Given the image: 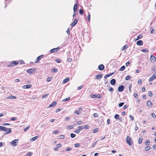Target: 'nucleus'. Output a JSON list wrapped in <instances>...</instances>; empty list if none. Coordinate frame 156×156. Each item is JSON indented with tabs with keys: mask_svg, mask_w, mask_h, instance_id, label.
<instances>
[{
	"mask_svg": "<svg viewBox=\"0 0 156 156\" xmlns=\"http://www.w3.org/2000/svg\"><path fill=\"white\" fill-rule=\"evenodd\" d=\"M59 132V131L58 130H56L55 131H53V133H52L53 134H57V133H58Z\"/></svg>",
	"mask_w": 156,
	"mask_h": 156,
	"instance_id": "nucleus-37",
	"label": "nucleus"
},
{
	"mask_svg": "<svg viewBox=\"0 0 156 156\" xmlns=\"http://www.w3.org/2000/svg\"><path fill=\"white\" fill-rule=\"evenodd\" d=\"M55 61L58 63H60L61 62V60L60 59H56L55 60Z\"/></svg>",
	"mask_w": 156,
	"mask_h": 156,
	"instance_id": "nucleus-59",
	"label": "nucleus"
},
{
	"mask_svg": "<svg viewBox=\"0 0 156 156\" xmlns=\"http://www.w3.org/2000/svg\"><path fill=\"white\" fill-rule=\"evenodd\" d=\"M125 68V66H122L121 68L119 69V71H123L124 70Z\"/></svg>",
	"mask_w": 156,
	"mask_h": 156,
	"instance_id": "nucleus-26",
	"label": "nucleus"
},
{
	"mask_svg": "<svg viewBox=\"0 0 156 156\" xmlns=\"http://www.w3.org/2000/svg\"><path fill=\"white\" fill-rule=\"evenodd\" d=\"M148 94L149 96L150 97H152L153 95V93L151 91H149L148 92Z\"/></svg>",
	"mask_w": 156,
	"mask_h": 156,
	"instance_id": "nucleus-29",
	"label": "nucleus"
},
{
	"mask_svg": "<svg viewBox=\"0 0 156 156\" xmlns=\"http://www.w3.org/2000/svg\"><path fill=\"white\" fill-rule=\"evenodd\" d=\"M77 4H75L74 5L73 7V11L74 12H76L77 11Z\"/></svg>",
	"mask_w": 156,
	"mask_h": 156,
	"instance_id": "nucleus-21",
	"label": "nucleus"
},
{
	"mask_svg": "<svg viewBox=\"0 0 156 156\" xmlns=\"http://www.w3.org/2000/svg\"><path fill=\"white\" fill-rule=\"evenodd\" d=\"M70 98L69 97H68L67 98H66V99H63L62 100V101L63 102H65L66 101H68V100H69L70 99Z\"/></svg>",
	"mask_w": 156,
	"mask_h": 156,
	"instance_id": "nucleus-30",
	"label": "nucleus"
},
{
	"mask_svg": "<svg viewBox=\"0 0 156 156\" xmlns=\"http://www.w3.org/2000/svg\"><path fill=\"white\" fill-rule=\"evenodd\" d=\"M141 51L142 52H145V53L147 52H149V51L147 49H142L141 50Z\"/></svg>",
	"mask_w": 156,
	"mask_h": 156,
	"instance_id": "nucleus-27",
	"label": "nucleus"
},
{
	"mask_svg": "<svg viewBox=\"0 0 156 156\" xmlns=\"http://www.w3.org/2000/svg\"><path fill=\"white\" fill-rule=\"evenodd\" d=\"M7 130V128L5 127L0 126V130L6 131Z\"/></svg>",
	"mask_w": 156,
	"mask_h": 156,
	"instance_id": "nucleus-15",
	"label": "nucleus"
},
{
	"mask_svg": "<svg viewBox=\"0 0 156 156\" xmlns=\"http://www.w3.org/2000/svg\"><path fill=\"white\" fill-rule=\"evenodd\" d=\"M75 136H76L75 134L74 133H71L70 134V136H71V137L72 138H74V137H75Z\"/></svg>",
	"mask_w": 156,
	"mask_h": 156,
	"instance_id": "nucleus-34",
	"label": "nucleus"
},
{
	"mask_svg": "<svg viewBox=\"0 0 156 156\" xmlns=\"http://www.w3.org/2000/svg\"><path fill=\"white\" fill-rule=\"evenodd\" d=\"M116 80L115 79H112L110 81V83L112 85H114L115 84Z\"/></svg>",
	"mask_w": 156,
	"mask_h": 156,
	"instance_id": "nucleus-18",
	"label": "nucleus"
},
{
	"mask_svg": "<svg viewBox=\"0 0 156 156\" xmlns=\"http://www.w3.org/2000/svg\"><path fill=\"white\" fill-rule=\"evenodd\" d=\"M104 68V66L102 64L98 66V68L100 70H103Z\"/></svg>",
	"mask_w": 156,
	"mask_h": 156,
	"instance_id": "nucleus-10",
	"label": "nucleus"
},
{
	"mask_svg": "<svg viewBox=\"0 0 156 156\" xmlns=\"http://www.w3.org/2000/svg\"><path fill=\"white\" fill-rule=\"evenodd\" d=\"M43 56V55H41L38 57H37V60L35 62L36 63H37L39 62V61L40 60L41 58Z\"/></svg>",
	"mask_w": 156,
	"mask_h": 156,
	"instance_id": "nucleus-13",
	"label": "nucleus"
},
{
	"mask_svg": "<svg viewBox=\"0 0 156 156\" xmlns=\"http://www.w3.org/2000/svg\"><path fill=\"white\" fill-rule=\"evenodd\" d=\"M48 94H46L43 95L42 97V98H45L46 96H48Z\"/></svg>",
	"mask_w": 156,
	"mask_h": 156,
	"instance_id": "nucleus-40",
	"label": "nucleus"
},
{
	"mask_svg": "<svg viewBox=\"0 0 156 156\" xmlns=\"http://www.w3.org/2000/svg\"><path fill=\"white\" fill-rule=\"evenodd\" d=\"M133 95H134V97L136 98H137V97H138V95H137V94L136 93V92H134V94H133Z\"/></svg>",
	"mask_w": 156,
	"mask_h": 156,
	"instance_id": "nucleus-43",
	"label": "nucleus"
},
{
	"mask_svg": "<svg viewBox=\"0 0 156 156\" xmlns=\"http://www.w3.org/2000/svg\"><path fill=\"white\" fill-rule=\"evenodd\" d=\"M145 144L146 145L148 146L150 144V141L149 140H147L146 142H145Z\"/></svg>",
	"mask_w": 156,
	"mask_h": 156,
	"instance_id": "nucleus-32",
	"label": "nucleus"
},
{
	"mask_svg": "<svg viewBox=\"0 0 156 156\" xmlns=\"http://www.w3.org/2000/svg\"><path fill=\"white\" fill-rule=\"evenodd\" d=\"M130 64V62H128L126 63V66H128Z\"/></svg>",
	"mask_w": 156,
	"mask_h": 156,
	"instance_id": "nucleus-64",
	"label": "nucleus"
},
{
	"mask_svg": "<svg viewBox=\"0 0 156 156\" xmlns=\"http://www.w3.org/2000/svg\"><path fill=\"white\" fill-rule=\"evenodd\" d=\"M114 73H110L109 74H106L104 76V78L105 79H106L108 77H109V76H112Z\"/></svg>",
	"mask_w": 156,
	"mask_h": 156,
	"instance_id": "nucleus-17",
	"label": "nucleus"
},
{
	"mask_svg": "<svg viewBox=\"0 0 156 156\" xmlns=\"http://www.w3.org/2000/svg\"><path fill=\"white\" fill-rule=\"evenodd\" d=\"M16 119H17V118L16 117H15L12 118L11 119V120L12 121H15V120H16Z\"/></svg>",
	"mask_w": 156,
	"mask_h": 156,
	"instance_id": "nucleus-50",
	"label": "nucleus"
},
{
	"mask_svg": "<svg viewBox=\"0 0 156 156\" xmlns=\"http://www.w3.org/2000/svg\"><path fill=\"white\" fill-rule=\"evenodd\" d=\"M51 80V78L50 77H48L47 78V81L48 82L50 81Z\"/></svg>",
	"mask_w": 156,
	"mask_h": 156,
	"instance_id": "nucleus-45",
	"label": "nucleus"
},
{
	"mask_svg": "<svg viewBox=\"0 0 156 156\" xmlns=\"http://www.w3.org/2000/svg\"><path fill=\"white\" fill-rule=\"evenodd\" d=\"M78 22L77 20L76 19H75L74 20L73 23L71 24V26L72 27H73L75 26Z\"/></svg>",
	"mask_w": 156,
	"mask_h": 156,
	"instance_id": "nucleus-8",
	"label": "nucleus"
},
{
	"mask_svg": "<svg viewBox=\"0 0 156 156\" xmlns=\"http://www.w3.org/2000/svg\"><path fill=\"white\" fill-rule=\"evenodd\" d=\"M147 105L149 107H151L152 105V103L151 102V101L150 100H149L147 101Z\"/></svg>",
	"mask_w": 156,
	"mask_h": 156,
	"instance_id": "nucleus-12",
	"label": "nucleus"
},
{
	"mask_svg": "<svg viewBox=\"0 0 156 156\" xmlns=\"http://www.w3.org/2000/svg\"><path fill=\"white\" fill-rule=\"evenodd\" d=\"M119 115L117 114H116L115 116H114V118L116 119H118V118H119Z\"/></svg>",
	"mask_w": 156,
	"mask_h": 156,
	"instance_id": "nucleus-33",
	"label": "nucleus"
},
{
	"mask_svg": "<svg viewBox=\"0 0 156 156\" xmlns=\"http://www.w3.org/2000/svg\"><path fill=\"white\" fill-rule=\"evenodd\" d=\"M83 87V85H81L80 86L77 87V90H80Z\"/></svg>",
	"mask_w": 156,
	"mask_h": 156,
	"instance_id": "nucleus-55",
	"label": "nucleus"
},
{
	"mask_svg": "<svg viewBox=\"0 0 156 156\" xmlns=\"http://www.w3.org/2000/svg\"><path fill=\"white\" fill-rule=\"evenodd\" d=\"M36 71V69L35 68H32L30 69L27 70L26 71L29 74H31L32 73V72H35Z\"/></svg>",
	"mask_w": 156,
	"mask_h": 156,
	"instance_id": "nucleus-4",
	"label": "nucleus"
},
{
	"mask_svg": "<svg viewBox=\"0 0 156 156\" xmlns=\"http://www.w3.org/2000/svg\"><path fill=\"white\" fill-rule=\"evenodd\" d=\"M145 150L146 151H148L150 149V147L149 146H147L145 148Z\"/></svg>",
	"mask_w": 156,
	"mask_h": 156,
	"instance_id": "nucleus-35",
	"label": "nucleus"
},
{
	"mask_svg": "<svg viewBox=\"0 0 156 156\" xmlns=\"http://www.w3.org/2000/svg\"><path fill=\"white\" fill-rule=\"evenodd\" d=\"M109 90L110 91L112 92L114 90L113 89L112 87H110L109 89Z\"/></svg>",
	"mask_w": 156,
	"mask_h": 156,
	"instance_id": "nucleus-54",
	"label": "nucleus"
},
{
	"mask_svg": "<svg viewBox=\"0 0 156 156\" xmlns=\"http://www.w3.org/2000/svg\"><path fill=\"white\" fill-rule=\"evenodd\" d=\"M98 116V114L97 113H95L93 115V117H97Z\"/></svg>",
	"mask_w": 156,
	"mask_h": 156,
	"instance_id": "nucleus-49",
	"label": "nucleus"
},
{
	"mask_svg": "<svg viewBox=\"0 0 156 156\" xmlns=\"http://www.w3.org/2000/svg\"><path fill=\"white\" fill-rule=\"evenodd\" d=\"M124 89V86L123 85H121L119 86L118 88V90L119 92L122 91Z\"/></svg>",
	"mask_w": 156,
	"mask_h": 156,
	"instance_id": "nucleus-5",
	"label": "nucleus"
},
{
	"mask_svg": "<svg viewBox=\"0 0 156 156\" xmlns=\"http://www.w3.org/2000/svg\"><path fill=\"white\" fill-rule=\"evenodd\" d=\"M31 85L30 84L24 85L23 86V88L24 89H28L30 88Z\"/></svg>",
	"mask_w": 156,
	"mask_h": 156,
	"instance_id": "nucleus-16",
	"label": "nucleus"
},
{
	"mask_svg": "<svg viewBox=\"0 0 156 156\" xmlns=\"http://www.w3.org/2000/svg\"><path fill=\"white\" fill-rule=\"evenodd\" d=\"M90 97L91 98H101V96L100 94H91L90 95Z\"/></svg>",
	"mask_w": 156,
	"mask_h": 156,
	"instance_id": "nucleus-3",
	"label": "nucleus"
},
{
	"mask_svg": "<svg viewBox=\"0 0 156 156\" xmlns=\"http://www.w3.org/2000/svg\"><path fill=\"white\" fill-rule=\"evenodd\" d=\"M98 141V140H97V141H96V142H94L92 145V146H91V147L92 148H93L97 144V141Z\"/></svg>",
	"mask_w": 156,
	"mask_h": 156,
	"instance_id": "nucleus-44",
	"label": "nucleus"
},
{
	"mask_svg": "<svg viewBox=\"0 0 156 156\" xmlns=\"http://www.w3.org/2000/svg\"><path fill=\"white\" fill-rule=\"evenodd\" d=\"M98 128H96L94 130V133H95L96 132H98Z\"/></svg>",
	"mask_w": 156,
	"mask_h": 156,
	"instance_id": "nucleus-46",
	"label": "nucleus"
},
{
	"mask_svg": "<svg viewBox=\"0 0 156 156\" xmlns=\"http://www.w3.org/2000/svg\"><path fill=\"white\" fill-rule=\"evenodd\" d=\"M16 97L13 96L11 95V96L7 97L6 98L8 99H11L16 98Z\"/></svg>",
	"mask_w": 156,
	"mask_h": 156,
	"instance_id": "nucleus-20",
	"label": "nucleus"
},
{
	"mask_svg": "<svg viewBox=\"0 0 156 156\" xmlns=\"http://www.w3.org/2000/svg\"><path fill=\"white\" fill-rule=\"evenodd\" d=\"M126 141L128 145L131 146L132 145V139L129 136H127L126 138Z\"/></svg>",
	"mask_w": 156,
	"mask_h": 156,
	"instance_id": "nucleus-2",
	"label": "nucleus"
},
{
	"mask_svg": "<svg viewBox=\"0 0 156 156\" xmlns=\"http://www.w3.org/2000/svg\"><path fill=\"white\" fill-rule=\"evenodd\" d=\"M80 146V144L79 143L76 144H74V146L75 147H78Z\"/></svg>",
	"mask_w": 156,
	"mask_h": 156,
	"instance_id": "nucleus-39",
	"label": "nucleus"
},
{
	"mask_svg": "<svg viewBox=\"0 0 156 156\" xmlns=\"http://www.w3.org/2000/svg\"><path fill=\"white\" fill-rule=\"evenodd\" d=\"M142 37H143V36L142 35H139L138 36H137V38L136 40H139V39H140Z\"/></svg>",
	"mask_w": 156,
	"mask_h": 156,
	"instance_id": "nucleus-36",
	"label": "nucleus"
},
{
	"mask_svg": "<svg viewBox=\"0 0 156 156\" xmlns=\"http://www.w3.org/2000/svg\"><path fill=\"white\" fill-rule=\"evenodd\" d=\"M128 48V46L127 45H124L122 48V50H124Z\"/></svg>",
	"mask_w": 156,
	"mask_h": 156,
	"instance_id": "nucleus-25",
	"label": "nucleus"
},
{
	"mask_svg": "<svg viewBox=\"0 0 156 156\" xmlns=\"http://www.w3.org/2000/svg\"><path fill=\"white\" fill-rule=\"evenodd\" d=\"M66 33H67L69 35L70 34V32L69 31V28H68L67 30L66 31Z\"/></svg>",
	"mask_w": 156,
	"mask_h": 156,
	"instance_id": "nucleus-63",
	"label": "nucleus"
},
{
	"mask_svg": "<svg viewBox=\"0 0 156 156\" xmlns=\"http://www.w3.org/2000/svg\"><path fill=\"white\" fill-rule=\"evenodd\" d=\"M130 76H127L125 78V80H130Z\"/></svg>",
	"mask_w": 156,
	"mask_h": 156,
	"instance_id": "nucleus-31",
	"label": "nucleus"
},
{
	"mask_svg": "<svg viewBox=\"0 0 156 156\" xmlns=\"http://www.w3.org/2000/svg\"><path fill=\"white\" fill-rule=\"evenodd\" d=\"M51 71L52 72L55 73L58 71V69L56 68H53L51 69Z\"/></svg>",
	"mask_w": 156,
	"mask_h": 156,
	"instance_id": "nucleus-24",
	"label": "nucleus"
},
{
	"mask_svg": "<svg viewBox=\"0 0 156 156\" xmlns=\"http://www.w3.org/2000/svg\"><path fill=\"white\" fill-rule=\"evenodd\" d=\"M90 126H89L86 125L84 126L85 129H88L89 128Z\"/></svg>",
	"mask_w": 156,
	"mask_h": 156,
	"instance_id": "nucleus-61",
	"label": "nucleus"
},
{
	"mask_svg": "<svg viewBox=\"0 0 156 156\" xmlns=\"http://www.w3.org/2000/svg\"><path fill=\"white\" fill-rule=\"evenodd\" d=\"M129 117L132 120H133L134 119V117L131 115H129Z\"/></svg>",
	"mask_w": 156,
	"mask_h": 156,
	"instance_id": "nucleus-60",
	"label": "nucleus"
},
{
	"mask_svg": "<svg viewBox=\"0 0 156 156\" xmlns=\"http://www.w3.org/2000/svg\"><path fill=\"white\" fill-rule=\"evenodd\" d=\"M156 58L155 56H154L153 55H151L150 58V59L151 62L153 63L156 60Z\"/></svg>",
	"mask_w": 156,
	"mask_h": 156,
	"instance_id": "nucleus-7",
	"label": "nucleus"
},
{
	"mask_svg": "<svg viewBox=\"0 0 156 156\" xmlns=\"http://www.w3.org/2000/svg\"><path fill=\"white\" fill-rule=\"evenodd\" d=\"M18 139H16L11 141L10 143V144L12 146H16L18 145Z\"/></svg>",
	"mask_w": 156,
	"mask_h": 156,
	"instance_id": "nucleus-1",
	"label": "nucleus"
},
{
	"mask_svg": "<svg viewBox=\"0 0 156 156\" xmlns=\"http://www.w3.org/2000/svg\"><path fill=\"white\" fill-rule=\"evenodd\" d=\"M69 80V78H66L64 79L62 82V83H65L68 82Z\"/></svg>",
	"mask_w": 156,
	"mask_h": 156,
	"instance_id": "nucleus-19",
	"label": "nucleus"
},
{
	"mask_svg": "<svg viewBox=\"0 0 156 156\" xmlns=\"http://www.w3.org/2000/svg\"><path fill=\"white\" fill-rule=\"evenodd\" d=\"M138 83L139 84H142V81H141V80H138Z\"/></svg>",
	"mask_w": 156,
	"mask_h": 156,
	"instance_id": "nucleus-62",
	"label": "nucleus"
},
{
	"mask_svg": "<svg viewBox=\"0 0 156 156\" xmlns=\"http://www.w3.org/2000/svg\"><path fill=\"white\" fill-rule=\"evenodd\" d=\"M83 13V11L82 9H80L79 10V13L80 15H82Z\"/></svg>",
	"mask_w": 156,
	"mask_h": 156,
	"instance_id": "nucleus-42",
	"label": "nucleus"
},
{
	"mask_svg": "<svg viewBox=\"0 0 156 156\" xmlns=\"http://www.w3.org/2000/svg\"><path fill=\"white\" fill-rule=\"evenodd\" d=\"M57 103L55 101H54L51 104H50L48 106V107L50 108L52 107H53L55 106L56 105Z\"/></svg>",
	"mask_w": 156,
	"mask_h": 156,
	"instance_id": "nucleus-9",
	"label": "nucleus"
},
{
	"mask_svg": "<svg viewBox=\"0 0 156 156\" xmlns=\"http://www.w3.org/2000/svg\"><path fill=\"white\" fill-rule=\"evenodd\" d=\"M12 132V130H11L10 129H9L8 130V131L7 133H6V134H9L11 133Z\"/></svg>",
	"mask_w": 156,
	"mask_h": 156,
	"instance_id": "nucleus-38",
	"label": "nucleus"
},
{
	"mask_svg": "<svg viewBox=\"0 0 156 156\" xmlns=\"http://www.w3.org/2000/svg\"><path fill=\"white\" fill-rule=\"evenodd\" d=\"M38 137V136H36L35 137H33L32 138H31V139H30V140L31 141H34L36 139H37V138Z\"/></svg>",
	"mask_w": 156,
	"mask_h": 156,
	"instance_id": "nucleus-23",
	"label": "nucleus"
},
{
	"mask_svg": "<svg viewBox=\"0 0 156 156\" xmlns=\"http://www.w3.org/2000/svg\"><path fill=\"white\" fill-rule=\"evenodd\" d=\"M124 104V102H121L120 103L119 105V107H121Z\"/></svg>",
	"mask_w": 156,
	"mask_h": 156,
	"instance_id": "nucleus-41",
	"label": "nucleus"
},
{
	"mask_svg": "<svg viewBox=\"0 0 156 156\" xmlns=\"http://www.w3.org/2000/svg\"><path fill=\"white\" fill-rule=\"evenodd\" d=\"M80 132V130L79 129L76 130L75 131V133H79Z\"/></svg>",
	"mask_w": 156,
	"mask_h": 156,
	"instance_id": "nucleus-56",
	"label": "nucleus"
},
{
	"mask_svg": "<svg viewBox=\"0 0 156 156\" xmlns=\"http://www.w3.org/2000/svg\"><path fill=\"white\" fill-rule=\"evenodd\" d=\"M102 76V74H99L98 75H96L95 76V78L97 80H99Z\"/></svg>",
	"mask_w": 156,
	"mask_h": 156,
	"instance_id": "nucleus-11",
	"label": "nucleus"
},
{
	"mask_svg": "<svg viewBox=\"0 0 156 156\" xmlns=\"http://www.w3.org/2000/svg\"><path fill=\"white\" fill-rule=\"evenodd\" d=\"M18 64V62L16 61H13L11 63V64L9 65V67L13 66H14L15 65H17Z\"/></svg>",
	"mask_w": 156,
	"mask_h": 156,
	"instance_id": "nucleus-6",
	"label": "nucleus"
},
{
	"mask_svg": "<svg viewBox=\"0 0 156 156\" xmlns=\"http://www.w3.org/2000/svg\"><path fill=\"white\" fill-rule=\"evenodd\" d=\"M72 60V59L71 58H69L67 59V61L69 62H71Z\"/></svg>",
	"mask_w": 156,
	"mask_h": 156,
	"instance_id": "nucleus-51",
	"label": "nucleus"
},
{
	"mask_svg": "<svg viewBox=\"0 0 156 156\" xmlns=\"http://www.w3.org/2000/svg\"><path fill=\"white\" fill-rule=\"evenodd\" d=\"M87 19H88V21L89 22L90 21V13H89V14L88 15V16H87Z\"/></svg>",
	"mask_w": 156,
	"mask_h": 156,
	"instance_id": "nucleus-48",
	"label": "nucleus"
},
{
	"mask_svg": "<svg viewBox=\"0 0 156 156\" xmlns=\"http://www.w3.org/2000/svg\"><path fill=\"white\" fill-rule=\"evenodd\" d=\"M151 116L154 118H155L156 117V115H155L154 113H152V114H151Z\"/></svg>",
	"mask_w": 156,
	"mask_h": 156,
	"instance_id": "nucleus-52",
	"label": "nucleus"
},
{
	"mask_svg": "<svg viewBox=\"0 0 156 156\" xmlns=\"http://www.w3.org/2000/svg\"><path fill=\"white\" fill-rule=\"evenodd\" d=\"M30 128V126H28L26 128H24L23 129V130L24 131H26L27 129H29V128Z\"/></svg>",
	"mask_w": 156,
	"mask_h": 156,
	"instance_id": "nucleus-47",
	"label": "nucleus"
},
{
	"mask_svg": "<svg viewBox=\"0 0 156 156\" xmlns=\"http://www.w3.org/2000/svg\"><path fill=\"white\" fill-rule=\"evenodd\" d=\"M83 122L82 121H78L77 122V124H78V125H80V124H81L83 123Z\"/></svg>",
	"mask_w": 156,
	"mask_h": 156,
	"instance_id": "nucleus-53",
	"label": "nucleus"
},
{
	"mask_svg": "<svg viewBox=\"0 0 156 156\" xmlns=\"http://www.w3.org/2000/svg\"><path fill=\"white\" fill-rule=\"evenodd\" d=\"M57 50L56 49H55V48H54L52 49H51L50 51V52L51 53L54 52H56Z\"/></svg>",
	"mask_w": 156,
	"mask_h": 156,
	"instance_id": "nucleus-22",
	"label": "nucleus"
},
{
	"mask_svg": "<svg viewBox=\"0 0 156 156\" xmlns=\"http://www.w3.org/2000/svg\"><path fill=\"white\" fill-rule=\"evenodd\" d=\"M136 44L139 46H141L143 45V41L141 40H139L136 42Z\"/></svg>",
	"mask_w": 156,
	"mask_h": 156,
	"instance_id": "nucleus-14",
	"label": "nucleus"
},
{
	"mask_svg": "<svg viewBox=\"0 0 156 156\" xmlns=\"http://www.w3.org/2000/svg\"><path fill=\"white\" fill-rule=\"evenodd\" d=\"M143 140V139L142 138H140L138 141V144H140L141 143Z\"/></svg>",
	"mask_w": 156,
	"mask_h": 156,
	"instance_id": "nucleus-28",
	"label": "nucleus"
},
{
	"mask_svg": "<svg viewBox=\"0 0 156 156\" xmlns=\"http://www.w3.org/2000/svg\"><path fill=\"white\" fill-rule=\"evenodd\" d=\"M78 111H79L78 110L76 111L75 112V113L77 115H80V113L78 112Z\"/></svg>",
	"mask_w": 156,
	"mask_h": 156,
	"instance_id": "nucleus-57",
	"label": "nucleus"
},
{
	"mask_svg": "<svg viewBox=\"0 0 156 156\" xmlns=\"http://www.w3.org/2000/svg\"><path fill=\"white\" fill-rule=\"evenodd\" d=\"M59 138L60 139H63L64 136V135H62L59 136Z\"/></svg>",
	"mask_w": 156,
	"mask_h": 156,
	"instance_id": "nucleus-58",
	"label": "nucleus"
}]
</instances>
